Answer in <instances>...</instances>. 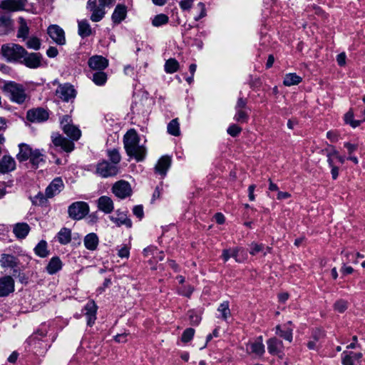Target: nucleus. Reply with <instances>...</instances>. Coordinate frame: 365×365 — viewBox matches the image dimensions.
Listing matches in <instances>:
<instances>
[{
    "label": "nucleus",
    "instance_id": "6e6552de",
    "mask_svg": "<svg viewBox=\"0 0 365 365\" xmlns=\"http://www.w3.org/2000/svg\"><path fill=\"white\" fill-rule=\"evenodd\" d=\"M51 138L53 147L60 150L71 153L75 148L72 140L67 139L58 133H52Z\"/></svg>",
    "mask_w": 365,
    "mask_h": 365
},
{
    "label": "nucleus",
    "instance_id": "2eb2a0df",
    "mask_svg": "<svg viewBox=\"0 0 365 365\" xmlns=\"http://www.w3.org/2000/svg\"><path fill=\"white\" fill-rule=\"evenodd\" d=\"M275 334L289 342L293 340V327L292 321H289L283 325H277Z\"/></svg>",
    "mask_w": 365,
    "mask_h": 365
},
{
    "label": "nucleus",
    "instance_id": "0e129e2a",
    "mask_svg": "<svg viewBox=\"0 0 365 365\" xmlns=\"http://www.w3.org/2000/svg\"><path fill=\"white\" fill-rule=\"evenodd\" d=\"M318 340H319V337L317 336L316 334H314V340L313 341H309L307 343V347L309 349H312V350L317 349L318 347H319V345L317 344Z\"/></svg>",
    "mask_w": 365,
    "mask_h": 365
},
{
    "label": "nucleus",
    "instance_id": "393cba45",
    "mask_svg": "<svg viewBox=\"0 0 365 365\" xmlns=\"http://www.w3.org/2000/svg\"><path fill=\"white\" fill-rule=\"evenodd\" d=\"M98 209L106 214H109L113 212L114 205L112 199L110 197L103 195L98 200Z\"/></svg>",
    "mask_w": 365,
    "mask_h": 365
},
{
    "label": "nucleus",
    "instance_id": "20e7f679",
    "mask_svg": "<svg viewBox=\"0 0 365 365\" xmlns=\"http://www.w3.org/2000/svg\"><path fill=\"white\" fill-rule=\"evenodd\" d=\"M2 53L9 61H21L26 50L17 44L4 45L1 48Z\"/></svg>",
    "mask_w": 365,
    "mask_h": 365
},
{
    "label": "nucleus",
    "instance_id": "58836bf2",
    "mask_svg": "<svg viewBox=\"0 0 365 365\" xmlns=\"http://www.w3.org/2000/svg\"><path fill=\"white\" fill-rule=\"evenodd\" d=\"M302 81V77L297 75L294 73H289L285 75L283 83L286 86H292L294 85H298Z\"/></svg>",
    "mask_w": 365,
    "mask_h": 365
},
{
    "label": "nucleus",
    "instance_id": "aec40b11",
    "mask_svg": "<svg viewBox=\"0 0 365 365\" xmlns=\"http://www.w3.org/2000/svg\"><path fill=\"white\" fill-rule=\"evenodd\" d=\"M98 307L93 301H89L83 309V312L87 318V324L92 326L96 319Z\"/></svg>",
    "mask_w": 365,
    "mask_h": 365
},
{
    "label": "nucleus",
    "instance_id": "e433bc0d",
    "mask_svg": "<svg viewBox=\"0 0 365 365\" xmlns=\"http://www.w3.org/2000/svg\"><path fill=\"white\" fill-rule=\"evenodd\" d=\"M78 34L82 37L85 38L87 36H89L91 33L92 30L91 28V26L87 20H81L78 21Z\"/></svg>",
    "mask_w": 365,
    "mask_h": 365
},
{
    "label": "nucleus",
    "instance_id": "6e6d98bb",
    "mask_svg": "<svg viewBox=\"0 0 365 365\" xmlns=\"http://www.w3.org/2000/svg\"><path fill=\"white\" fill-rule=\"evenodd\" d=\"M193 292V287L190 285H184L178 289L179 294L190 297Z\"/></svg>",
    "mask_w": 365,
    "mask_h": 365
},
{
    "label": "nucleus",
    "instance_id": "a18cd8bd",
    "mask_svg": "<svg viewBox=\"0 0 365 365\" xmlns=\"http://www.w3.org/2000/svg\"><path fill=\"white\" fill-rule=\"evenodd\" d=\"M249 119V115L246 109H235L234 120L240 123H247Z\"/></svg>",
    "mask_w": 365,
    "mask_h": 365
},
{
    "label": "nucleus",
    "instance_id": "69168bd1",
    "mask_svg": "<svg viewBox=\"0 0 365 365\" xmlns=\"http://www.w3.org/2000/svg\"><path fill=\"white\" fill-rule=\"evenodd\" d=\"M158 252V250L155 247L150 246L143 250V254L145 257H148L152 255H154Z\"/></svg>",
    "mask_w": 365,
    "mask_h": 365
},
{
    "label": "nucleus",
    "instance_id": "9d476101",
    "mask_svg": "<svg viewBox=\"0 0 365 365\" xmlns=\"http://www.w3.org/2000/svg\"><path fill=\"white\" fill-rule=\"evenodd\" d=\"M246 351L249 354L262 356L265 351L262 336H259L254 341H250L247 344Z\"/></svg>",
    "mask_w": 365,
    "mask_h": 365
},
{
    "label": "nucleus",
    "instance_id": "f8f14e48",
    "mask_svg": "<svg viewBox=\"0 0 365 365\" xmlns=\"http://www.w3.org/2000/svg\"><path fill=\"white\" fill-rule=\"evenodd\" d=\"M47 34L56 44L62 46L66 43L64 31L59 26L56 24L49 26Z\"/></svg>",
    "mask_w": 365,
    "mask_h": 365
},
{
    "label": "nucleus",
    "instance_id": "13d9d810",
    "mask_svg": "<svg viewBox=\"0 0 365 365\" xmlns=\"http://www.w3.org/2000/svg\"><path fill=\"white\" fill-rule=\"evenodd\" d=\"M197 8L200 9V14L194 17V19L197 21L204 18L207 15L205 5L202 2L197 4Z\"/></svg>",
    "mask_w": 365,
    "mask_h": 365
},
{
    "label": "nucleus",
    "instance_id": "052dcab7",
    "mask_svg": "<svg viewBox=\"0 0 365 365\" xmlns=\"http://www.w3.org/2000/svg\"><path fill=\"white\" fill-rule=\"evenodd\" d=\"M189 318L192 325H197L201 321L200 316L193 311L189 312Z\"/></svg>",
    "mask_w": 365,
    "mask_h": 365
},
{
    "label": "nucleus",
    "instance_id": "39448f33",
    "mask_svg": "<svg viewBox=\"0 0 365 365\" xmlns=\"http://www.w3.org/2000/svg\"><path fill=\"white\" fill-rule=\"evenodd\" d=\"M89 212V206L85 202H75L68 209V215L71 218L79 220L83 219Z\"/></svg>",
    "mask_w": 365,
    "mask_h": 365
},
{
    "label": "nucleus",
    "instance_id": "5fc2aeb1",
    "mask_svg": "<svg viewBox=\"0 0 365 365\" xmlns=\"http://www.w3.org/2000/svg\"><path fill=\"white\" fill-rule=\"evenodd\" d=\"M195 334V330L192 328H187L186 329L182 334L181 339L183 342H188L190 341L194 336Z\"/></svg>",
    "mask_w": 365,
    "mask_h": 365
},
{
    "label": "nucleus",
    "instance_id": "49530a36",
    "mask_svg": "<svg viewBox=\"0 0 365 365\" xmlns=\"http://www.w3.org/2000/svg\"><path fill=\"white\" fill-rule=\"evenodd\" d=\"M169 18L164 14H160L155 16L152 19V25L155 27H159L165 25L168 23Z\"/></svg>",
    "mask_w": 365,
    "mask_h": 365
},
{
    "label": "nucleus",
    "instance_id": "f03ea898",
    "mask_svg": "<svg viewBox=\"0 0 365 365\" xmlns=\"http://www.w3.org/2000/svg\"><path fill=\"white\" fill-rule=\"evenodd\" d=\"M124 148L128 155L142 161L146 155V148L140 145V138L134 129L129 130L123 138Z\"/></svg>",
    "mask_w": 365,
    "mask_h": 365
},
{
    "label": "nucleus",
    "instance_id": "8fccbe9b",
    "mask_svg": "<svg viewBox=\"0 0 365 365\" xmlns=\"http://www.w3.org/2000/svg\"><path fill=\"white\" fill-rule=\"evenodd\" d=\"M334 308L335 311L343 313L348 308V302L344 299H339L334 303Z\"/></svg>",
    "mask_w": 365,
    "mask_h": 365
},
{
    "label": "nucleus",
    "instance_id": "a19ab883",
    "mask_svg": "<svg viewBox=\"0 0 365 365\" xmlns=\"http://www.w3.org/2000/svg\"><path fill=\"white\" fill-rule=\"evenodd\" d=\"M217 312L220 314L218 317L227 320L231 314L229 302L227 301L222 302L217 308Z\"/></svg>",
    "mask_w": 365,
    "mask_h": 365
},
{
    "label": "nucleus",
    "instance_id": "dca6fc26",
    "mask_svg": "<svg viewBox=\"0 0 365 365\" xmlns=\"http://www.w3.org/2000/svg\"><path fill=\"white\" fill-rule=\"evenodd\" d=\"M26 118L32 123H41L48 118V113L42 108L31 109L28 110Z\"/></svg>",
    "mask_w": 365,
    "mask_h": 365
},
{
    "label": "nucleus",
    "instance_id": "9b49d317",
    "mask_svg": "<svg viewBox=\"0 0 365 365\" xmlns=\"http://www.w3.org/2000/svg\"><path fill=\"white\" fill-rule=\"evenodd\" d=\"M56 95L63 101L68 102L76 97V91L69 83L61 84L56 91Z\"/></svg>",
    "mask_w": 365,
    "mask_h": 365
},
{
    "label": "nucleus",
    "instance_id": "7c9ffc66",
    "mask_svg": "<svg viewBox=\"0 0 365 365\" xmlns=\"http://www.w3.org/2000/svg\"><path fill=\"white\" fill-rule=\"evenodd\" d=\"M171 164V159L168 156H163L158 161L157 165H155V172L158 174L165 176L167 173L168 170L169 169Z\"/></svg>",
    "mask_w": 365,
    "mask_h": 365
},
{
    "label": "nucleus",
    "instance_id": "bb28decb",
    "mask_svg": "<svg viewBox=\"0 0 365 365\" xmlns=\"http://www.w3.org/2000/svg\"><path fill=\"white\" fill-rule=\"evenodd\" d=\"M110 220L117 226L125 225L127 227H132V221L128 218L125 213L117 212L115 215L109 217Z\"/></svg>",
    "mask_w": 365,
    "mask_h": 365
},
{
    "label": "nucleus",
    "instance_id": "72a5a7b5",
    "mask_svg": "<svg viewBox=\"0 0 365 365\" xmlns=\"http://www.w3.org/2000/svg\"><path fill=\"white\" fill-rule=\"evenodd\" d=\"M45 158L46 156L44 153H43L42 150L39 149H35L34 150L29 160L32 165L35 168H37L41 163H45Z\"/></svg>",
    "mask_w": 365,
    "mask_h": 365
},
{
    "label": "nucleus",
    "instance_id": "473e14b6",
    "mask_svg": "<svg viewBox=\"0 0 365 365\" xmlns=\"http://www.w3.org/2000/svg\"><path fill=\"white\" fill-rule=\"evenodd\" d=\"M19 152L16 155V158L19 162L26 161L30 159L34 150L27 144L21 143L19 145Z\"/></svg>",
    "mask_w": 365,
    "mask_h": 365
},
{
    "label": "nucleus",
    "instance_id": "774afa93",
    "mask_svg": "<svg viewBox=\"0 0 365 365\" xmlns=\"http://www.w3.org/2000/svg\"><path fill=\"white\" fill-rule=\"evenodd\" d=\"M58 53V49L53 46H50L46 51V54L49 58H54L57 56Z\"/></svg>",
    "mask_w": 365,
    "mask_h": 365
},
{
    "label": "nucleus",
    "instance_id": "4be33fe9",
    "mask_svg": "<svg viewBox=\"0 0 365 365\" xmlns=\"http://www.w3.org/2000/svg\"><path fill=\"white\" fill-rule=\"evenodd\" d=\"M15 168L16 161L12 157L4 155L0 160V173L5 174L14 170Z\"/></svg>",
    "mask_w": 365,
    "mask_h": 365
},
{
    "label": "nucleus",
    "instance_id": "338daca9",
    "mask_svg": "<svg viewBox=\"0 0 365 365\" xmlns=\"http://www.w3.org/2000/svg\"><path fill=\"white\" fill-rule=\"evenodd\" d=\"M247 101L243 98H239L235 106V109H246Z\"/></svg>",
    "mask_w": 365,
    "mask_h": 365
},
{
    "label": "nucleus",
    "instance_id": "864d4df0",
    "mask_svg": "<svg viewBox=\"0 0 365 365\" xmlns=\"http://www.w3.org/2000/svg\"><path fill=\"white\" fill-rule=\"evenodd\" d=\"M31 200L33 205H41L46 202V195H44L42 192H38L35 196L31 197Z\"/></svg>",
    "mask_w": 365,
    "mask_h": 365
},
{
    "label": "nucleus",
    "instance_id": "f3484780",
    "mask_svg": "<svg viewBox=\"0 0 365 365\" xmlns=\"http://www.w3.org/2000/svg\"><path fill=\"white\" fill-rule=\"evenodd\" d=\"M96 0H88L87 9L92 12L91 20L93 22L100 21L106 14L105 9L101 6L96 5Z\"/></svg>",
    "mask_w": 365,
    "mask_h": 365
},
{
    "label": "nucleus",
    "instance_id": "a878e982",
    "mask_svg": "<svg viewBox=\"0 0 365 365\" xmlns=\"http://www.w3.org/2000/svg\"><path fill=\"white\" fill-rule=\"evenodd\" d=\"M83 245L89 251H95L99 245V238L97 234L91 232L87 234L83 239Z\"/></svg>",
    "mask_w": 365,
    "mask_h": 365
},
{
    "label": "nucleus",
    "instance_id": "4c0bfd02",
    "mask_svg": "<svg viewBox=\"0 0 365 365\" xmlns=\"http://www.w3.org/2000/svg\"><path fill=\"white\" fill-rule=\"evenodd\" d=\"M92 81L98 86H104L108 80V76L105 72L96 71L90 77Z\"/></svg>",
    "mask_w": 365,
    "mask_h": 365
},
{
    "label": "nucleus",
    "instance_id": "09e8293b",
    "mask_svg": "<svg viewBox=\"0 0 365 365\" xmlns=\"http://www.w3.org/2000/svg\"><path fill=\"white\" fill-rule=\"evenodd\" d=\"M344 120L346 123L350 124L353 128H356L360 125L359 119H354V113L351 110L345 114Z\"/></svg>",
    "mask_w": 365,
    "mask_h": 365
},
{
    "label": "nucleus",
    "instance_id": "c85d7f7f",
    "mask_svg": "<svg viewBox=\"0 0 365 365\" xmlns=\"http://www.w3.org/2000/svg\"><path fill=\"white\" fill-rule=\"evenodd\" d=\"M19 263V259L9 254H2L0 258V264L3 268L14 269L18 267Z\"/></svg>",
    "mask_w": 365,
    "mask_h": 365
},
{
    "label": "nucleus",
    "instance_id": "423d86ee",
    "mask_svg": "<svg viewBox=\"0 0 365 365\" xmlns=\"http://www.w3.org/2000/svg\"><path fill=\"white\" fill-rule=\"evenodd\" d=\"M119 172L118 165L103 160L96 165L95 173L101 178H109L115 176Z\"/></svg>",
    "mask_w": 365,
    "mask_h": 365
},
{
    "label": "nucleus",
    "instance_id": "412c9836",
    "mask_svg": "<svg viewBox=\"0 0 365 365\" xmlns=\"http://www.w3.org/2000/svg\"><path fill=\"white\" fill-rule=\"evenodd\" d=\"M268 352L272 355H279L283 353L284 344L282 340L272 337L267 341Z\"/></svg>",
    "mask_w": 365,
    "mask_h": 365
},
{
    "label": "nucleus",
    "instance_id": "a211bd4d",
    "mask_svg": "<svg viewBox=\"0 0 365 365\" xmlns=\"http://www.w3.org/2000/svg\"><path fill=\"white\" fill-rule=\"evenodd\" d=\"M64 187L61 178H54L46 189L45 195L47 198L53 197L58 194Z\"/></svg>",
    "mask_w": 365,
    "mask_h": 365
},
{
    "label": "nucleus",
    "instance_id": "f704fd0d",
    "mask_svg": "<svg viewBox=\"0 0 365 365\" xmlns=\"http://www.w3.org/2000/svg\"><path fill=\"white\" fill-rule=\"evenodd\" d=\"M56 238L58 242L61 245H67L71 240V231L70 229L63 227L57 233Z\"/></svg>",
    "mask_w": 365,
    "mask_h": 365
},
{
    "label": "nucleus",
    "instance_id": "2f4dec72",
    "mask_svg": "<svg viewBox=\"0 0 365 365\" xmlns=\"http://www.w3.org/2000/svg\"><path fill=\"white\" fill-rule=\"evenodd\" d=\"M127 15V9L123 4H118L114 9L111 19L114 24H120L123 21Z\"/></svg>",
    "mask_w": 365,
    "mask_h": 365
},
{
    "label": "nucleus",
    "instance_id": "e2e57ef3",
    "mask_svg": "<svg viewBox=\"0 0 365 365\" xmlns=\"http://www.w3.org/2000/svg\"><path fill=\"white\" fill-rule=\"evenodd\" d=\"M130 254V248L127 245H123L118 250V255L121 258H128Z\"/></svg>",
    "mask_w": 365,
    "mask_h": 365
},
{
    "label": "nucleus",
    "instance_id": "cd10ccee",
    "mask_svg": "<svg viewBox=\"0 0 365 365\" xmlns=\"http://www.w3.org/2000/svg\"><path fill=\"white\" fill-rule=\"evenodd\" d=\"M63 265V264L58 257H53L46 265V271L48 274L53 275L61 271Z\"/></svg>",
    "mask_w": 365,
    "mask_h": 365
},
{
    "label": "nucleus",
    "instance_id": "c9c22d12",
    "mask_svg": "<svg viewBox=\"0 0 365 365\" xmlns=\"http://www.w3.org/2000/svg\"><path fill=\"white\" fill-rule=\"evenodd\" d=\"M232 257L238 263L244 262L247 259V253L246 250L240 247L232 249Z\"/></svg>",
    "mask_w": 365,
    "mask_h": 365
},
{
    "label": "nucleus",
    "instance_id": "680f3d73",
    "mask_svg": "<svg viewBox=\"0 0 365 365\" xmlns=\"http://www.w3.org/2000/svg\"><path fill=\"white\" fill-rule=\"evenodd\" d=\"M133 213L139 220H141L144 216L143 207L142 205H135L133 208Z\"/></svg>",
    "mask_w": 365,
    "mask_h": 365
},
{
    "label": "nucleus",
    "instance_id": "4d7b16f0",
    "mask_svg": "<svg viewBox=\"0 0 365 365\" xmlns=\"http://www.w3.org/2000/svg\"><path fill=\"white\" fill-rule=\"evenodd\" d=\"M241 131L242 128L236 124L230 125L227 130V133L232 137L238 135Z\"/></svg>",
    "mask_w": 365,
    "mask_h": 365
},
{
    "label": "nucleus",
    "instance_id": "37998d69",
    "mask_svg": "<svg viewBox=\"0 0 365 365\" xmlns=\"http://www.w3.org/2000/svg\"><path fill=\"white\" fill-rule=\"evenodd\" d=\"M168 133L174 136H179L180 134V123L177 118L172 120L167 127Z\"/></svg>",
    "mask_w": 365,
    "mask_h": 365
},
{
    "label": "nucleus",
    "instance_id": "ddd939ff",
    "mask_svg": "<svg viewBox=\"0 0 365 365\" xmlns=\"http://www.w3.org/2000/svg\"><path fill=\"white\" fill-rule=\"evenodd\" d=\"M21 63H24L26 67L30 68H37L41 65L42 56L39 53H30L26 51V53L23 55Z\"/></svg>",
    "mask_w": 365,
    "mask_h": 365
},
{
    "label": "nucleus",
    "instance_id": "7ed1b4c3",
    "mask_svg": "<svg viewBox=\"0 0 365 365\" xmlns=\"http://www.w3.org/2000/svg\"><path fill=\"white\" fill-rule=\"evenodd\" d=\"M4 91L12 102L18 104L24 103L29 98L25 87L14 81L5 83Z\"/></svg>",
    "mask_w": 365,
    "mask_h": 365
},
{
    "label": "nucleus",
    "instance_id": "3c124183",
    "mask_svg": "<svg viewBox=\"0 0 365 365\" xmlns=\"http://www.w3.org/2000/svg\"><path fill=\"white\" fill-rule=\"evenodd\" d=\"M26 46L31 49L38 50L41 47V41L37 37H31L26 41Z\"/></svg>",
    "mask_w": 365,
    "mask_h": 365
},
{
    "label": "nucleus",
    "instance_id": "de8ad7c7",
    "mask_svg": "<svg viewBox=\"0 0 365 365\" xmlns=\"http://www.w3.org/2000/svg\"><path fill=\"white\" fill-rule=\"evenodd\" d=\"M108 156L109 159L111 160V164H114L118 165L121 160L120 155L119 151L117 149H112L108 150Z\"/></svg>",
    "mask_w": 365,
    "mask_h": 365
},
{
    "label": "nucleus",
    "instance_id": "ea45409f",
    "mask_svg": "<svg viewBox=\"0 0 365 365\" xmlns=\"http://www.w3.org/2000/svg\"><path fill=\"white\" fill-rule=\"evenodd\" d=\"M35 254L42 258L48 255V250L47 249V242L45 240H41L34 248Z\"/></svg>",
    "mask_w": 365,
    "mask_h": 365
},
{
    "label": "nucleus",
    "instance_id": "bf43d9fd",
    "mask_svg": "<svg viewBox=\"0 0 365 365\" xmlns=\"http://www.w3.org/2000/svg\"><path fill=\"white\" fill-rule=\"evenodd\" d=\"M195 0H181L179 2L180 8L183 11H190Z\"/></svg>",
    "mask_w": 365,
    "mask_h": 365
},
{
    "label": "nucleus",
    "instance_id": "603ef678",
    "mask_svg": "<svg viewBox=\"0 0 365 365\" xmlns=\"http://www.w3.org/2000/svg\"><path fill=\"white\" fill-rule=\"evenodd\" d=\"M250 247V254L252 255H256L259 252H264L265 249L263 244H257L256 242L251 243Z\"/></svg>",
    "mask_w": 365,
    "mask_h": 365
},
{
    "label": "nucleus",
    "instance_id": "b1692460",
    "mask_svg": "<svg viewBox=\"0 0 365 365\" xmlns=\"http://www.w3.org/2000/svg\"><path fill=\"white\" fill-rule=\"evenodd\" d=\"M25 4L23 0H3L0 3V8L12 11L24 9Z\"/></svg>",
    "mask_w": 365,
    "mask_h": 365
},
{
    "label": "nucleus",
    "instance_id": "5701e85b",
    "mask_svg": "<svg viewBox=\"0 0 365 365\" xmlns=\"http://www.w3.org/2000/svg\"><path fill=\"white\" fill-rule=\"evenodd\" d=\"M362 358V354L353 351H344L341 354L343 365H356Z\"/></svg>",
    "mask_w": 365,
    "mask_h": 365
},
{
    "label": "nucleus",
    "instance_id": "c03bdc74",
    "mask_svg": "<svg viewBox=\"0 0 365 365\" xmlns=\"http://www.w3.org/2000/svg\"><path fill=\"white\" fill-rule=\"evenodd\" d=\"M164 67L167 73H173L178 70L179 63L175 58H169L166 61Z\"/></svg>",
    "mask_w": 365,
    "mask_h": 365
},
{
    "label": "nucleus",
    "instance_id": "1a4fd4ad",
    "mask_svg": "<svg viewBox=\"0 0 365 365\" xmlns=\"http://www.w3.org/2000/svg\"><path fill=\"white\" fill-rule=\"evenodd\" d=\"M113 193L120 199H125L132 194V188L130 183L125 180H119L112 187Z\"/></svg>",
    "mask_w": 365,
    "mask_h": 365
},
{
    "label": "nucleus",
    "instance_id": "f257e3e1",
    "mask_svg": "<svg viewBox=\"0 0 365 365\" xmlns=\"http://www.w3.org/2000/svg\"><path fill=\"white\" fill-rule=\"evenodd\" d=\"M50 326L46 323L42 324L36 332L27 340L31 349L36 354H43L46 352L51 344L56 340V333H50Z\"/></svg>",
    "mask_w": 365,
    "mask_h": 365
},
{
    "label": "nucleus",
    "instance_id": "c756f323",
    "mask_svg": "<svg viewBox=\"0 0 365 365\" xmlns=\"http://www.w3.org/2000/svg\"><path fill=\"white\" fill-rule=\"evenodd\" d=\"M30 231L29 225L26 222H18L13 227V232L18 239H24Z\"/></svg>",
    "mask_w": 365,
    "mask_h": 365
},
{
    "label": "nucleus",
    "instance_id": "79ce46f5",
    "mask_svg": "<svg viewBox=\"0 0 365 365\" xmlns=\"http://www.w3.org/2000/svg\"><path fill=\"white\" fill-rule=\"evenodd\" d=\"M19 24L17 36L26 39L29 35V28L23 18L19 19Z\"/></svg>",
    "mask_w": 365,
    "mask_h": 365
},
{
    "label": "nucleus",
    "instance_id": "4468645a",
    "mask_svg": "<svg viewBox=\"0 0 365 365\" xmlns=\"http://www.w3.org/2000/svg\"><path fill=\"white\" fill-rule=\"evenodd\" d=\"M15 282L11 276L0 277V297H5L14 292Z\"/></svg>",
    "mask_w": 365,
    "mask_h": 365
},
{
    "label": "nucleus",
    "instance_id": "0eeeda50",
    "mask_svg": "<svg viewBox=\"0 0 365 365\" xmlns=\"http://www.w3.org/2000/svg\"><path fill=\"white\" fill-rule=\"evenodd\" d=\"M61 126L64 132L71 140H78L81 135V132L76 126L71 124V117L66 115L61 119Z\"/></svg>",
    "mask_w": 365,
    "mask_h": 365
},
{
    "label": "nucleus",
    "instance_id": "6ab92c4d",
    "mask_svg": "<svg viewBox=\"0 0 365 365\" xmlns=\"http://www.w3.org/2000/svg\"><path fill=\"white\" fill-rule=\"evenodd\" d=\"M88 66L95 71H103L108 66V61L102 56H93L88 61Z\"/></svg>",
    "mask_w": 365,
    "mask_h": 365
}]
</instances>
